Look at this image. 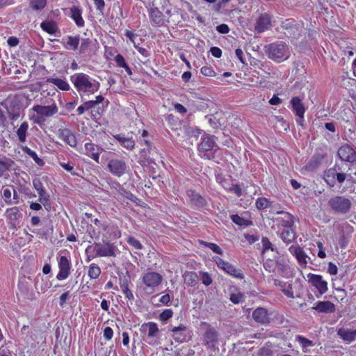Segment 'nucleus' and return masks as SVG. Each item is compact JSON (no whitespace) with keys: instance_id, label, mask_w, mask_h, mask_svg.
<instances>
[{"instance_id":"7ed1b4c3","label":"nucleus","mask_w":356,"mask_h":356,"mask_svg":"<svg viewBox=\"0 0 356 356\" xmlns=\"http://www.w3.org/2000/svg\"><path fill=\"white\" fill-rule=\"evenodd\" d=\"M305 99V93H301L299 95L293 96L291 98V111L297 118L296 122L298 125L302 127H304L305 113L308 108L304 102Z\"/></svg>"},{"instance_id":"39448f33","label":"nucleus","mask_w":356,"mask_h":356,"mask_svg":"<svg viewBox=\"0 0 356 356\" xmlns=\"http://www.w3.org/2000/svg\"><path fill=\"white\" fill-rule=\"evenodd\" d=\"M32 110L38 115L33 116L31 120H33L35 123L40 124L44 121V117H51L56 114L58 108L56 104L54 102L48 106L35 105L33 106Z\"/></svg>"},{"instance_id":"69168bd1","label":"nucleus","mask_w":356,"mask_h":356,"mask_svg":"<svg viewBox=\"0 0 356 356\" xmlns=\"http://www.w3.org/2000/svg\"><path fill=\"white\" fill-rule=\"evenodd\" d=\"M174 108L177 112L181 115H184L187 112V109L186 108V107L179 103H175L174 104Z\"/></svg>"},{"instance_id":"bb28decb","label":"nucleus","mask_w":356,"mask_h":356,"mask_svg":"<svg viewBox=\"0 0 356 356\" xmlns=\"http://www.w3.org/2000/svg\"><path fill=\"white\" fill-rule=\"evenodd\" d=\"M80 42L79 35L72 36L68 35L67 37V41H62L60 43L65 49L75 51L77 49Z\"/></svg>"},{"instance_id":"052dcab7","label":"nucleus","mask_w":356,"mask_h":356,"mask_svg":"<svg viewBox=\"0 0 356 356\" xmlns=\"http://www.w3.org/2000/svg\"><path fill=\"white\" fill-rule=\"evenodd\" d=\"M115 62L116 63V65L120 67H125V65L127 64L124 58L121 54H118L115 57Z\"/></svg>"},{"instance_id":"09e8293b","label":"nucleus","mask_w":356,"mask_h":356,"mask_svg":"<svg viewBox=\"0 0 356 356\" xmlns=\"http://www.w3.org/2000/svg\"><path fill=\"white\" fill-rule=\"evenodd\" d=\"M92 41L90 38H83L81 41L79 54H83L88 52L92 46Z\"/></svg>"},{"instance_id":"c03bdc74","label":"nucleus","mask_w":356,"mask_h":356,"mask_svg":"<svg viewBox=\"0 0 356 356\" xmlns=\"http://www.w3.org/2000/svg\"><path fill=\"white\" fill-rule=\"evenodd\" d=\"M101 274V269L99 266L96 264H91L89 266L88 275L92 280H95L99 277Z\"/></svg>"},{"instance_id":"f257e3e1","label":"nucleus","mask_w":356,"mask_h":356,"mask_svg":"<svg viewBox=\"0 0 356 356\" xmlns=\"http://www.w3.org/2000/svg\"><path fill=\"white\" fill-rule=\"evenodd\" d=\"M70 79L81 96L93 95L100 88V83L98 81L83 72L75 73L71 76Z\"/></svg>"},{"instance_id":"20e7f679","label":"nucleus","mask_w":356,"mask_h":356,"mask_svg":"<svg viewBox=\"0 0 356 356\" xmlns=\"http://www.w3.org/2000/svg\"><path fill=\"white\" fill-rule=\"evenodd\" d=\"M328 205L335 213L346 214L349 212L352 203L345 196L334 195L328 200Z\"/></svg>"},{"instance_id":"79ce46f5","label":"nucleus","mask_w":356,"mask_h":356,"mask_svg":"<svg viewBox=\"0 0 356 356\" xmlns=\"http://www.w3.org/2000/svg\"><path fill=\"white\" fill-rule=\"evenodd\" d=\"M336 172L333 169H330L325 172L324 180L330 186L333 187L336 183Z\"/></svg>"},{"instance_id":"72a5a7b5","label":"nucleus","mask_w":356,"mask_h":356,"mask_svg":"<svg viewBox=\"0 0 356 356\" xmlns=\"http://www.w3.org/2000/svg\"><path fill=\"white\" fill-rule=\"evenodd\" d=\"M47 83L55 85L58 88L63 91H68L70 89L69 83L64 79L59 78H48Z\"/></svg>"},{"instance_id":"6e6d98bb","label":"nucleus","mask_w":356,"mask_h":356,"mask_svg":"<svg viewBox=\"0 0 356 356\" xmlns=\"http://www.w3.org/2000/svg\"><path fill=\"white\" fill-rule=\"evenodd\" d=\"M202 282L205 286H209L212 284V278L208 272L200 273Z\"/></svg>"},{"instance_id":"4d7b16f0","label":"nucleus","mask_w":356,"mask_h":356,"mask_svg":"<svg viewBox=\"0 0 356 356\" xmlns=\"http://www.w3.org/2000/svg\"><path fill=\"white\" fill-rule=\"evenodd\" d=\"M227 191L234 193L237 197H241L243 194L241 186L237 184H232Z\"/></svg>"},{"instance_id":"9d476101","label":"nucleus","mask_w":356,"mask_h":356,"mask_svg":"<svg viewBox=\"0 0 356 356\" xmlns=\"http://www.w3.org/2000/svg\"><path fill=\"white\" fill-rule=\"evenodd\" d=\"M33 185L38 193L40 202L47 210H49L51 208L49 195L47 193L43 184L39 179H34L33 181Z\"/></svg>"},{"instance_id":"7c9ffc66","label":"nucleus","mask_w":356,"mask_h":356,"mask_svg":"<svg viewBox=\"0 0 356 356\" xmlns=\"http://www.w3.org/2000/svg\"><path fill=\"white\" fill-rule=\"evenodd\" d=\"M113 137L127 149H132L135 146V141L131 138L126 137L123 134L114 135Z\"/></svg>"},{"instance_id":"0e129e2a","label":"nucleus","mask_w":356,"mask_h":356,"mask_svg":"<svg viewBox=\"0 0 356 356\" xmlns=\"http://www.w3.org/2000/svg\"><path fill=\"white\" fill-rule=\"evenodd\" d=\"M94 3L96 9L99 10L101 13H103V10L105 6L104 0H94Z\"/></svg>"},{"instance_id":"5701e85b","label":"nucleus","mask_w":356,"mask_h":356,"mask_svg":"<svg viewBox=\"0 0 356 356\" xmlns=\"http://www.w3.org/2000/svg\"><path fill=\"white\" fill-rule=\"evenodd\" d=\"M337 334L344 341L350 343L356 338V329L341 327L337 330Z\"/></svg>"},{"instance_id":"bf43d9fd","label":"nucleus","mask_w":356,"mask_h":356,"mask_svg":"<svg viewBox=\"0 0 356 356\" xmlns=\"http://www.w3.org/2000/svg\"><path fill=\"white\" fill-rule=\"evenodd\" d=\"M93 223L102 231L106 232L107 231L108 226L107 224L102 222L101 220L97 218H95L92 220Z\"/></svg>"},{"instance_id":"e433bc0d","label":"nucleus","mask_w":356,"mask_h":356,"mask_svg":"<svg viewBox=\"0 0 356 356\" xmlns=\"http://www.w3.org/2000/svg\"><path fill=\"white\" fill-rule=\"evenodd\" d=\"M28 129L29 124L27 122H22L19 127L17 129L16 134L19 142L24 143L26 141Z\"/></svg>"},{"instance_id":"f8f14e48","label":"nucleus","mask_w":356,"mask_h":356,"mask_svg":"<svg viewBox=\"0 0 356 356\" xmlns=\"http://www.w3.org/2000/svg\"><path fill=\"white\" fill-rule=\"evenodd\" d=\"M59 271L56 275L58 280H64L70 275L71 263L66 256H60L58 260Z\"/></svg>"},{"instance_id":"423d86ee","label":"nucleus","mask_w":356,"mask_h":356,"mask_svg":"<svg viewBox=\"0 0 356 356\" xmlns=\"http://www.w3.org/2000/svg\"><path fill=\"white\" fill-rule=\"evenodd\" d=\"M95 254L92 255V257H114L115 247L111 243H95L93 246H88L86 249V252H89L90 250Z\"/></svg>"},{"instance_id":"aec40b11","label":"nucleus","mask_w":356,"mask_h":356,"mask_svg":"<svg viewBox=\"0 0 356 356\" xmlns=\"http://www.w3.org/2000/svg\"><path fill=\"white\" fill-rule=\"evenodd\" d=\"M131 284V277L128 273L120 277V286L123 294L128 300H133L134 299V296L132 291L129 289Z\"/></svg>"},{"instance_id":"c756f323","label":"nucleus","mask_w":356,"mask_h":356,"mask_svg":"<svg viewBox=\"0 0 356 356\" xmlns=\"http://www.w3.org/2000/svg\"><path fill=\"white\" fill-rule=\"evenodd\" d=\"M184 283L190 286H195L198 283V275L194 271H186L184 275Z\"/></svg>"},{"instance_id":"a19ab883","label":"nucleus","mask_w":356,"mask_h":356,"mask_svg":"<svg viewBox=\"0 0 356 356\" xmlns=\"http://www.w3.org/2000/svg\"><path fill=\"white\" fill-rule=\"evenodd\" d=\"M337 156H356V152L352 146L345 144L338 149Z\"/></svg>"},{"instance_id":"8fccbe9b","label":"nucleus","mask_w":356,"mask_h":356,"mask_svg":"<svg viewBox=\"0 0 356 356\" xmlns=\"http://www.w3.org/2000/svg\"><path fill=\"white\" fill-rule=\"evenodd\" d=\"M165 120L172 129H177V125L179 124V119L172 114H169L166 116Z\"/></svg>"},{"instance_id":"f704fd0d","label":"nucleus","mask_w":356,"mask_h":356,"mask_svg":"<svg viewBox=\"0 0 356 356\" xmlns=\"http://www.w3.org/2000/svg\"><path fill=\"white\" fill-rule=\"evenodd\" d=\"M230 291L229 300L232 302L234 304H239L243 302L244 299V294L239 291L238 288L232 286L230 288Z\"/></svg>"},{"instance_id":"864d4df0","label":"nucleus","mask_w":356,"mask_h":356,"mask_svg":"<svg viewBox=\"0 0 356 356\" xmlns=\"http://www.w3.org/2000/svg\"><path fill=\"white\" fill-rule=\"evenodd\" d=\"M261 243H262V247H263V249H262L263 254H264L265 252L268 250H271L272 251L273 250V245H272L271 242L270 241V240L267 237H263L261 239Z\"/></svg>"},{"instance_id":"ea45409f","label":"nucleus","mask_w":356,"mask_h":356,"mask_svg":"<svg viewBox=\"0 0 356 356\" xmlns=\"http://www.w3.org/2000/svg\"><path fill=\"white\" fill-rule=\"evenodd\" d=\"M47 3V0H29V7L34 11L43 10Z\"/></svg>"},{"instance_id":"37998d69","label":"nucleus","mask_w":356,"mask_h":356,"mask_svg":"<svg viewBox=\"0 0 356 356\" xmlns=\"http://www.w3.org/2000/svg\"><path fill=\"white\" fill-rule=\"evenodd\" d=\"M231 220L232 222L239 226H250L252 225V222L250 220L244 219L239 216L238 214H233L231 216Z\"/></svg>"},{"instance_id":"c85d7f7f","label":"nucleus","mask_w":356,"mask_h":356,"mask_svg":"<svg viewBox=\"0 0 356 356\" xmlns=\"http://www.w3.org/2000/svg\"><path fill=\"white\" fill-rule=\"evenodd\" d=\"M40 28L42 31L51 35L55 34L56 32H59V29L56 22L52 20L43 21L40 24Z\"/></svg>"},{"instance_id":"a878e982","label":"nucleus","mask_w":356,"mask_h":356,"mask_svg":"<svg viewBox=\"0 0 356 356\" xmlns=\"http://www.w3.org/2000/svg\"><path fill=\"white\" fill-rule=\"evenodd\" d=\"M149 18L152 23L156 26H161L164 24L163 14L158 8H151Z\"/></svg>"},{"instance_id":"2f4dec72","label":"nucleus","mask_w":356,"mask_h":356,"mask_svg":"<svg viewBox=\"0 0 356 356\" xmlns=\"http://www.w3.org/2000/svg\"><path fill=\"white\" fill-rule=\"evenodd\" d=\"M86 154L87 156H99L103 149L92 142L85 143Z\"/></svg>"},{"instance_id":"3c124183","label":"nucleus","mask_w":356,"mask_h":356,"mask_svg":"<svg viewBox=\"0 0 356 356\" xmlns=\"http://www.w3.org/2000/svg\"><path fill=\"white\" fill-rule=\"evenodd\" d=\"M173 316V311L172 309H164L159 316V320L161 322H166L168 320L171 318Z\"/></svg>"},{"instance_id":"b1692460","label":"nucleus","mask_w":356,"mask_h":356,"mask_svg":"<svg viewBox=\"0 0 356 356\" xmlns=\"http://www.w3.org/2000/svg\"><path fill=\"white\" fill-rule=\"evenodd\" d=\"M253 319L259 323L266 324L270 322L267 309L263 307H258L252 312Z\"/></svg>"},{"instance_id":"9b49d317","label":"nucleus","mask_w":356,"mask_h":356,"mask_svg":"<svg viewBox=\"0 0 356 356\" xmlns=\"http://www.w3.org/2000/svg\"><path fill=\"white\" fill-rule=\"evenodd\" d=\"M104 97L102 95H97L95 97V100H90L83 102V105L86 108V111H89L91 109H96V111H92V115L96 118L97 116H101L104 111V106H100V104H102L104 101Z\"/></svg>"},{"instance_id":"58836bf2","label":"nucleus","mask_w":356,"mask_h":356,"mask_svg":"<svg viewBox=\"0 0 356 356\" xmlns=\"http://www.w3.org/2000/svg\"><path fill=\"white\" fill-rule=\"evenodd\" d=\"M296 340L300 343L304 353H308L309 351L308 348L314 346L312 341L300 335L297 336Z\"/></svg>"},{"instance_id":"dca6fc26","label":"nucleus","mask_w":356,"mask_h":356,"mask_svg":"<svg viewBox=\"0 0 356 356\" xmlns=\"http://www.w3.org/2000/svg\"><path fill=\"white\" fill-rule=\"evenodd\" d=\"M286 45L280 43H273L268 46V56L270 58L279 61L284 56Z\"/></svg>"},{"instance_id":"338daca9","label":"nucleus","mask_w":356,"mask_h":356,"mask_svg":"<svg viewBox=\"0 0 356 356\" xmlns=\"http://www.w3.org/2000/svg\"><path fill=\"white\" fill-rule=\"evenodd\" d=\"M210 52L211 53L212 56L215 58H219L222 56V50L217 47H213L210 49Z\"/></svg>"},{"instance_id":"cd10ccee","label":"nucleus","mask_w":356,"mask_h":356,"mask_svg":"<svg viewBox=\"0 0 356 356\" xmlns=\"http://www.w3.org/2000/svg\"><path fill=\"white\" fill-rule=\"evenodd\" d=\"M148 262V269L154 270L158 266L159 263L161 262V254L156 251H150L147 256Z\"/></svg>"},{"instance_id":"4468645a","label":"nucleus","mask_w":356,"mask_h":356,"mask_svg":"<svg viewBox=\"0 0 356 356\" xmlns=\"http://www.w3.org/2000/svg\"><path fill=\"white\" fill-rule=\"evenodd\" d=\"M141 334L147 335L148 338H156L160 332L157 323L153 321L143 323L139 329Z\"/></svg>"},{"instance_id":"a211bd4d","label":"nucleus","mask_w":356,"mask_h":356,"mask_svg":"<svg viewBox=\"0 0 356 356\" xmlns=\"http://www.w3.org/2000/svg\"><path fill=\"white\" fill-rule=\"evenodd\" d=\"M272 26L271 17L269 14H261L257 18L255 24V31L257 33H263Z\"/></svg>"},{"instance_id":"4c0bfd02","label":"nucleus","mask_w":356,"mask_h":356,"mask_svg":"<svg viewBox=\"0 0 356 356\" xmlns=\"http://www.w3.org/2000/svg\"><path fill=\"white\" fill-rule=\"evenodd\" d=\"M7 218L10 220L12 223H15L16 220L19 219L22 214L20 212L18 207H15L6 210Z\"/></svg>"},{"instance_id":"49530a36","label":"nucleus","mask_w":356,"mask_h":356,"mask_svg":"<svg viewBox=\"0 0 356 356\" xmlns=\"http://www.w3.org/2000/svg\"><path fill=\"white\" fill-rule=\"evenodd\" d=\"M255 205L257 209L264 210L265 209L269 208L271 205V202L266 197H260L256 200Z\"/></svg>"},{"instance_id":"1a4fd4ad","label":"nucleus","mask_w":356,"mask_h":356,"mask_svg":"<svg viewBox=\"0 0 356 356\" xmlns=\"http://www.w3.org/2000/svg\"><path fill=\"white\" fill-rule=\"evenodd\" d=\"M163 281L162 275L156 272L151 271L145 273L142 277V282L146 288L154 289L159 286Z\"/></svg>"},{"instance_id":"6e6552de","label":"nucleus","mask_w":356,"mask_h":356,"mask_svg":"<svg viewBox=\"0 0 356 356\" xmlns=\"http://www.w3.org/2000/svg\"><path fill=\"white\" fill-rule=\"evenodd\" d=\"M213 261L216 263L218 268L220 270H223L227 274L233 276L236 278L242 279L243 278V275L241 270L237 269L233 264L231 263L223 260L219 256L213 257Z\"/></svg>"},{"instance_id":"680f3d73","label":"nucleus","mask_w":356,"mask_h":356,"mask_svg":"<svg viewBox=\"0 0 356 356\" xmlns=\"http://www.w3.org/2000/svg\"><path fill=\"white\" fill-rule=\"evenodd\" d=\"M70 298V292L66 291L60 295L59 297V305L63 307L66 303L67 300Z\"/></svg>"},{"instance_id":"393cba45","label":"nucleus","mask_w":356,"mask_h":356,"mask_svg":"<svg viewBox=\"0 0 356 356\" xmlns=\"http://www.w3.org/2000/svg\"><path fill=\"white\" fill-rule=\"evenodd\" d=\"M70 17L75 22L78 27H83L85 25V21L82 17V10L81 8L76 6H72L70 8Z\"/></svg>"},{"instance_id":"473e14b6","label":"nucleus","mask_w":356,"mask_h":356,"mask_svg":"<svg viewBox=\"0 0 356 356\" xmlns=\"http://www.w3.org/2000/svg\"><path fill=\"white\" fill-rule=\"evenodd\" d=\"M293 22H295V20L291 19V35H293V38L298 39L302 34L305 35L306 29L302 24H296L293 25Z\"/></svg>"},{"instance_id":"4be33fe9","label":"nucleus","mask_w":356,"mask_h":356,"mask_svg":"<svg viewBox=\"0 0 356 356\" xmlns=\"http://www.w3.org/2000/svg\"><path fill=\"white\" fill-rule=\"evenodd\" d=\"M312 309L319 313L332 314L335 312V305L330 301H318Z\"/></svg>"},{"instance_id":"13d9d810","label":"nucleus","mask_w":356,"mask_h":356,"mask_svg":"<svg viewBox=\"0 0 356 356\" xmlns=\"http://www.w3.org/2000/svg\"><path fill=\"white\" fill-rule=\"evenodd\" d=\"M11 195H12V193H11V190L10 188H6L3 190V197L6 202L8 204H12Z\"/></svg>"},{"instance_id":"f3484780","label":"nucleus","mask_w":356,"mask_h":356,"mask_svg":"<svg viewBox=\"0 0 356 356\" xmlns=\"http://www.w3.org/2000/svg\"><path fill=\"white\" fill-rule=\"evenodd\" d=\"M126 163L120 159H111L108 163L109 171L114 175L120 177L124 174Z\"/></svg>"},{"instance_id":"e2e57ef3","label":"nucleus","mask_w":356,"mask_h":356,"mask_svg":"<svg viewBox=\"0 0 356 356\" xmlns=\"http://www.w3.org/2000/svg\"><path fill=\"white\" fill-rule=\"evenodd\" d=\"M216 30L218 33L226 34L229 32V28L226 24H221L216 26Z\"/></svg>"},{"instance_id":"2eb2a0df","label":"nucleus","mask_w":356,"mask_h":356,"mask_svg":"<svg viewBox=\"0 0 356 356\" xmlns=\"http://www.w3.org/2000/svg\"><path fill=\"white\" fill-rule=\"evenodd\" d=\"M309 282L314 286L320 294H324L327 291V283L323 279L320 275L309 274L308 275Z\"/></svg>"},{"instance_id":"774afa93","label":"nucleus","mask_w":356,"mask_h":356,"mask_svg":"<svg viewBox=\"0 0 356 356\" xmlns=\"http://www.w3.org/2000/svg\"><path fill=\"white\" fill-rule=\"evenodd\" d=\"M259 356H272V351L266 348H261L259 350Z\"/></svg>"},{"instance_id":"a18cd8bd","label":"nucleus","mask_w":356,"mask_h":356,"mask_svg":"<svg viewBox=\"0 0 356 356\" xmlns=\"http://www.w3.org/2000/svg\"><path fill=\"white\" fill-rule=\"evenodd\" d=\"M199 243L204 247L211 249L213 252L218 254L222 255L223 254V251L221 249V248L214 243L200 240Z\"/></svg>"},{"instance_id":"0eeeda50","label":"nucleus","mask_w":356,"mask_h":356,"mask_svg":"<svg viewBox=\"0 0 356 356\" xmlns=\"http://www.w3.org/2000/svg\"><path fill=\"white\" fill-rule=\"evenodd\" d=\"M168 332L171 333L172 338L179 343L186 342L191 338L188 327L183 323L177 326H168Z\"/></svg>"},{"instance_id":"412c9836","label":"nucleus","mask_w":356,"mask_h":356,"mask_svg":"<svg viewBox=\"0 0 356 356\" xmlns=\"http://www.w3.org/2000/svg\"><path fill=\"white\" fill-rule=\"evenodd\" d=\"M186 194L192 205L196 207H203L207 204L205 198L197 193L195 190H188Z\"/></svg>"},{"instance_id":"de8ad7c7","label":"nucleus","mask_w":356,"mask_h":356,"mask_svg":"<svg viewBox=\"0 0 356 356\" xmlns=\"http://www.w3.org/2000/svg\"><path fill=\"white\" fill-rule=\"evenodd\" d=\"M216 181L220 184L226 191H228L231 186V179L225 178L222 174L218 173L216 175Z\"/></svg>"},{"instance_id":"603ef678","label":"nucleus","mask_w":356,"mask_h":356,"mask_svg":"<svg viewBox=\"0 0 356 356\" xmlns=\"http://www.w3.org/2000/svg\"><path fill=\"white\" fill-rule=\"evenodd\" d=\"M127 241L129 245L136 250H141L143 248V245L134 236H129Z\"/></svg>"},{"instance_id":"c9c22d12","label":"nucleus","mask_w":356,"mask_h":356,"mask_svg":"<svg viewBox=\"0 0 356 356\" xmlns=\"http://www.w3.org/2000/svg\"><path fill=\"white\" fill-rule=\"evenodd\" d=\"M293 254L300 266H306L307 264V259L308 257L302 248L300 247H296L293 251Z\"/></svg>"},{"instance_id":"ddd939ff","label":"nucleus","mask_w":356,"mask_h":356,"mask_svg":"<svg viewBox=\"0 0 356 356\" xmlns=\"http://www.w3.org/2000/svg\"><path fill=\"white\" fill-rule=\"evenodd\" d=\"M216 139L217 138L215 136L209 134L202 136L198 145L200 152H207L215 149L217 147Z\"/></svg>"},{"instance_id":"f03ea898","label":"nucleus","mask_w":356,"mask_h":356,"mask_svg":"<svg viewBox=\"0 0 356 356\" xmlns=\"http://www.w3.org/2000/svg\"><path fill=\"white\" fill-rule=\"evenodd\" d=\"M202 326H204L205 330L202 334V344L208 350L215 351L219 344L220 334L217 330L207 322H202Z\"/></svg>"},{"instance_id":"5fc2aeb1","label":"nucleus","mask_w":356,"mask_h":356,"mask_svg":"<svg viewBox=\"0 0 356 356\" xmlns=\"http://www.w3.org/2000/svg\"><path fill=\"white\" fill-rule=\"evenodd\" d=\"M200 72L205 76L212 77L216 75L215 71L213 70V67L211 66H207V65L203 66L200 69Z\"/></svg>"},{"instance_id":"6ab92c4d","label":"nucleus","mask_w":356,"mask_h":356,"mask_svg":"<svg viewBox=\"0 0 356 356\" xmlns=\"http://www.w3.org/2000/svg\"><path fill=\"white\" fill-rule=\"evenodd\" d=\"M58 136L71 147H75L77 141L74 134L68 128H60L58 131Z\"/></svg>"}]
</instances>
